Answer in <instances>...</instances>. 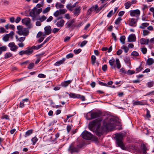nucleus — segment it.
Returning a JSON list of instances; mask_svg holds the SVG:
<instances>
[{"label": "nucleus", "mask_w": 154, "mask_h": 154, "mask_svg": "<svg viewBox=\"0 0 154 154\" xmlns=\"http://www.w3.org/2000/svg\"><path fill=\"white\" fill-rule=\"evenodd\" d=\"M116 121V120L115 118H108L104 121L103 126L106 130H111L115 126Z\"/></svg>", "instance_id": "nucleus-3"}, {"label": "nucleus", "mask_w": 154, "mask_h": 154, "mask_svg": "<svg viewBox=\"0 0 154 154\" xmlns=\"http://www.w3.org/2000/svg\"><path fill=\"white\" fill-rule=\"evenodd\" d=\"M81 51L82 50L80 48L77 50L75 49L74 50V52L75 54H77L80 53L81 52Z\"/></svg>", "instance_id": "nucleus-51"}, {"label": "nucleus", "mask_w": 154, "mask_h": 154, "mask_svg": "<svg viewBox=\"0 0 154 154\" xmlns=\"http://www.w3.org/2000/svg\"><path fill=\"white\" fill-rule=\"evenodd\" d=\"M17 33L20 35L27 36L29 34V31L27 28H23L22 26L19 25L17 26Z\"/></svg>", "instance_id": "nucleus-4"}, {"label": "nucleus", "mask_w": 154, "mask_h": 154, "mask_svg": "<svg viewBox=\"0 0 154 154\" xmlns=\"http://www.w3.org/2000/svg\"><path fill=\"white\" fill-rule=\"evenodd\" d=\"M1 119H8V120H10L9 118V116L7 115H4L2 117Z\"/></svg>", "instance_id": "nucleus-56"}, {"label": "nucleus", "mask_w": 154, "mask_h": 154, "mask_svg": "<svg viewBox=\"0 0 154 154\" xmlns=\"http://www.w3.org/2000/svg\"><path fill=\"white\" fill-rule=\"evenodd\" d=\"M147 85L148 87H151L153 85V82H149L147 83Z\"/></svg>", "instance_id": "nucleus-53"}, {"label": "nucleus", "mask_w": 154, "mask_h": 154, "mask_svg": "<svg viewBox=\"0 0 154 154\" xmlns=\"http://www.w3.org/2000/svg\"><path fill=\"white\" fill-rule=\"evenodd\" d=\"M14 33V32L11 31L9 34H7V35H8L9 37H10L11 39H12Z\"/></svg>", "instance_id": "nucleus-44"}, {"label": "nucleus", "mask_w": 154, "mask_h": 154, "mask_svg": "<svg viewBox=\"0 0 154 154\" xmlns=\"http://www.w3.org/2000/svg\"><path fill=\"white\" fill-rule=\"evenodd\" d=\"M145 104L144 102L141 101H136L133 103V105H143Z\"/></svg>", "instance_id": "nucleus-31"}, {"label": "nucleus", "mask_w": 154, "mask_h": 154, "mask_svg": "<svg viewBox=\"0 0 154 154\" xmlns=\"http://www.w3.org/2000/svg\"><path fill=\"white\" fill-rule=\"evenodd\" d=\"M114 14V13H113V11L111 10L108 13L107 15V17L108 18H110L111 17L112 15L113 14Z\"/></svg>", "instance_id": "nucleus-47"}, {"label": "nucleus", "mask_w": 154, "mask_h": 154, "mask_svg": "<svg viewBox=\"0 0 154 154\" xmlns=\"http://www.w3.org/2000/svg\"><path fill=\"white\" fill-rule=\"evenodd\" d=\"M8 46L10 48V50L12 51H15L18 49V47L15 45L14 42L10 43Z\"/></svg>", "instance_id": "nucleus-8"}, {"label": "nucleus", "mask_w": 154, "mask_h": 154, "mask_svg": "<svg viewBox=\"0 0 154 154\" xmlns=\"http://www.w3.org/2000/svg\"><path fill=\"white\" fill-rule=\"evenodd\" d=\"M82 136L83 138L87 140H90L93 136L90 133L86 131H85L82 132Z\"/></svg>", "instance_id": "nucleus-7"}, {"label": "nucleus", "mask_w": 154, "mask_h": 154, "mask_svg": "<svg viewBox=\"0 0 154 154\" xmlns=\"http://www.w3.org/2000/svg\"><path fill=\"white\" fill-rule=\"evenodd\" d=\"M75 20L72 19L68 21L65 24L66 28L67 29H70L72 26L73 23L75 22Z\"/></svg>", "instance_id": "nucleus-12"}, {"label": "nucleus", "mask_w": 154, "mask_h": 154, "mask_svg": "<svg viewBox=\"0 0 154 154\" xmlns=\"http://www.w3.org/2000/svg\"><path fill=\"white\" fill-rule=\"evenodd\" d=\"M115 61L114 58H112L109 61V63L112 69H114L116 67V66L114 65Z\"/></svg>", "instance_id": "nucleus-17"}, {"label": "nucleus", "mask_w": 154, "mask_h": 154, "mask_svg": "<svg viewBox=\"0 0 154 154\" xmlns=\"http://www.w3.org/2000/svg\"><path fill=\"white\" fill-rule=\"evenodd\" d=\"M66 10L65 9H60V13L61 14H65L66 12Z\"/></svg>", "instance_id": "nucleus-55"}, {"label": "nucleus", "mask_w": 154, "mask_h": 154, "mask_svg": "<svg viewBox=\"0 0 154 154\" xmlns=\"http://www.w3.org/2000/svg\"><path fill=\"white\" fill-rule=\"evenodd\" d=\"M65 23L64 20L63 19H60L57 21L56 25L58 27H61L63 26Z\"/></svg>", "instance_id": "nucleus-14"}, {"label": "nucleus", "mask_w": 154, "mask_h": 154, "mask_svg": "<svg viewBox=\"0 0 154 154\" xmlns=\"http://www.w3.org/2000/svg\"><path fill=\"white\" fill-rule=\"evenodd\" d=\"M106 4H104L103 5H101L100 7H99V8L98 7L97 9V13L100 10H101L104 7H106Z\"/></svg>", "instance_id": "nucleus-41"}, {"label": "nucleus", "mask_w": 154, "mask_h": 154, "mask_svg": "<svg viewBox=\"0 0 154 154\" xmlns=\"http://www.w3.org/2000/svg\"><path fill=\"white\" fill-rule=\"evenodd\" d=\"M98 84L99 85H102V86H108L107 85L106 83H104L103 82H100V81H99V82Z\"/></svg>", "instance_id": "nucleus-59"}, {"label": "nucleus", "mask_w": 154, "mask_h": 154, "mask_svg": "<svg viewBox=\"0 0 154 154\" xmlns=\"http://www.w3.org/2000/svg\"><path fill=\"white\" fill-rule=\"evenodd\" d=\"M149 32L147 30L144 29L143 30V35L144 36H145L149 35Z\"/></svg>", "instance_id": "nucleus-36"}, {"label": "nucleus", "mask_w": 154, "mask_h": 154, "mask_svg": "<svg viewBox=\"0 0 154 154\" xmlns=\"http://www.w3.org/2000/svg\"><path fill=\"white\" fill-rule=\"evenodd\" d=\"M50 10V7H47L44 9L42 11L43 14H45L48 12Z\"/></svg>", "instance_id": "nucleus-39"}, {"label": "nucleus", "mask_w": 154, "mask_h": 154, "mask_svg": "<svg viewBox=\"0 0 154 154\" xmlns=\"http://www.w3.org/2000/svg\"><path fill=\"white\" fill-rule=\"evenodd\" d=\"M60 13L59 11H57L54 13V15L55 17H57L59 15Z\"/></svg>", "instance_id": "nucleus-61"}, {"label": "nucleus", "mask_w": 154, "mask_h": 154, "mask_svg": "<svg viewBox=\"0 0 154 154\" xmlns=\"http://www.w3.org/2000/svg\"><path fill=\"white\" fill-rule=\"evenodd\" d=\"M32 130H28L25 133V137L29 136L32 133Z\"/></svg>", "instance_id": "nucleus-32"}, {"label": "nucleus", "mask_w": 154, "mask_h": 154, "mask_svg": "<svg viewBox=\"0 0 154 154\" xmlns=\"http://www.w3.org/2000/svg\"><path fill=\"white\" fill-rule=\"evenodd\" d=\"M147 63L148 65H151L154 63V61L152 59L149 58L147 60Z\"/></svg>", "instance_id": "nucleus-25"}, {"label": "nucleus", "mask_w": 154, "mask_h": 154, "mask_svg": "<svg viewBox=\"0 0 154 154\" xmlns=\"http://www.w3.org/2000/svg\"><path fill=\"white\" fill-rule=\"evenodd\" d=\"M55 6L58 9L59 8H63L64 5L60 3L57 2L55 5Z\"/></svg>", "instance_id": "nucleus-30"}, {"label": "nucleus", "mask_w": 154, "mask_h": 154, "mask_svg": "<svg viewBox=\"0 0 154 154\" xmlns=\"http://www.w3.org/2000/svg\"><path fill=\"white\" fill-rule=\"evenodd\" d=\"M44 29L45 35H48L51 33V27L50 26H49L45 27Z\"/></svg>", "instance_id": "nucleus-15"}, {"label": "nucleus", "mask_w": 154, "mask_h": 154, "mask_svg": "<svg viewBox=\"0 0 154 154\" xmlns=\"http://www.w3.org/2000/svg\"><path fill=\"white\" fill-rule=\"evenodd\" d=\"M137 20L134 18H132L129 23V25L132 26H136Z\"/></svg>", "instance_id": "nucleus-16"}, {"label": "nucleus", "mask_w": 154, "mask_h": 154, "mask_svg": "<svg viewBox=\"0 0 154 154\" xmlns=\"http://www.w3.org/2000/svg\"><path fill=\"white\" fill-rule=\"evenodd\" d=\"M65 58H64L62 60H60L57 61L55 63V65L56 66H59L61 64L63 63L64 61H65Z\"/></svg>", "instance_id": "nucleus-26"}, {"label": "nucleus", "mask_w": 154, "mask_h": 154, "mask_svg": "<svg viewBox=\"0 0 154 154\" xmlns=\"http://www.w3.org/2000/svg\"><path fill=\"white\" fill-rule=\"evenodd\" d=\"M154 95V91L148 93L146 94L145 95V96H148L149 95Z\"/></svg>", "instance_id": "nucleus-64"}, {"label": "nucleus", "mask_w": 154, "mask_h": 154, "mask_svg": "<svg viewBox=\"0 0 154 154\" xmlns=\"http://www.w3.org/2000/svg\"><path fill=\"white\" fill-rule=\"evenodd\" d=\"M7 50V47L6 46H3L0 47V55L1 54L2 52L6 51Z\"/></svg>", "instance_id": "nucleus-24"}, {"label": "nucleus", "mask_w": 154, "mask_h": 154, "mask_svg": "<svg viewBox=\"0 0 154 154\" xmlns=\"http://www.w3.org/2000/svg\"><path fill=\"white\" fill-rule=\"evenodd\" d=\"M98 8V5H96L95 6H92L91 8H90L91 10L93 11H96V12L97 13V10Z\"/></svg>", "instance_id": "nucleus-37"}, {"label": "nucleus", "mask_w": 154, "mask_h": 154, "mask_svg": "<svg viewBox=\"0 0 154 154\" xmlns=\"http://www.w3.org/2000/svg\"><path fill=\"white\" fill-rule=\"evenodd\" d=\"M141 51L143 54H145L146 53L147 49L146 48L143 47L141 48Z\"/></svg>", "instance_id": "nucleus-49"}, {"label": "nucleus", "mask_w": 154, "mask_h": 154, "mask_svg": "<svg viewBox=\"0 0 154 154\" xmlns=\"http://www.w3.org/2000/svg\"><path fill=\"white\" fill-rule=\"evenodd\" d=\"M25 39V37H22L18 39L17 40L20 42H22L24 41Z\"/></svg>", "instance_id": "nucleus-54"}, {"label": "nucleus", "mask_w": 154, "mask_h": 154, "mask_svg": "<svg viewBox=\"0 0 154 154\" xmlns=\"http://www.w3.org/2000/svg\"><path fill=\"white\" fill-rule=\"evenodd\" d=\"M140 43L141 44H146V39L144 38H142L140 40Z\"/></svg>", "instance_id": "nucleus-43"}, {"label": "nucleus", "mask_w": 154, "mask_h": 154, "mask_svg": "<svg viewBox=\"0 0 154 154\" xmlns=\"http://www.w3.org/2000/svg\"><path fill=\"white\" fill-rule=\"evenodd\" d=\"M5 31V29L3 27H0V33H3Z\"/></svg>", "instance_id": "nucleus-63"}, {"label": "nucleus", "mask_w": 154, "mask_h": 154, "mask_svg": "<svg viewBox=\"0 0 154 154\" xmlns=\"http://www.w3.org/2000/svg\"><path fill=\"white\" fill-rule=\"evenodd\" d=\"M38 140V139L36 137H34L32 139V141L33 143V144L34 145Z\"/></svg>", "instance_id": "nucleus-48"}, {"label": "nucleus", "mask_w": 154, "mask_h": 154, "mask_svg": "<svg viewBox=\"0 0 154 154\" xmlns=\"http://www.w3.org/2000/svg\"><path fill=\"white\" fill-rule=\"evenodd\" d=\"M100 113L98 112H92L91 113V118L88 119H94L99 117L100 116Z\"/></svg>", "instance_id": "nucleus-11"}, {"label": "nucleus", "mask_w": 154, "mask_h": 154, "mask_svg": "<svg viewBox=\"0 0 154 154\" xmlns=\"http://www.w3.org/2000/svg\"><path fill=\"white\" fill-rule=\"evenodd\" d=\"M82 147V146L81 144H79L76 146H74L73 144L70 145L68 149V150L72 154L73 152H79L80 149Z\"/></svg>", "instance_id": "nucleus-6"}, {"label": "nucleus", "mask_w": 154, "mask_h": 154, "mask_svg": "<svg viewBox=\"0 0 154 154\" xmlns=\"http://www.w3.org/2000/svg\"><path fill=\"white\" fill-rule=\"evenodd\" d=\"M33 51L32 48H29L28 49L25 50L26 54L29 55L31 54L33 52Z\"/></svg>", "instance_id": "nucleus-27"}, {"label": "nucleus", "mask_w": 154, "mask_h": 154, "mask_svg": "<svg viewBox=\"0 0 154 154\" xmlns=\"http://www.w3.org/2000/svg\"><path fill=\"white\" fill-rule=\"evenodd\" d=\"M34 65V63H32L29 65L27 68L29 69H31L33 68Z\"/></svg>", "instance_id": "nucleus-42"}, {"label": "nucleus", "mask_w": 154, "mask_h": 154, "mask_svg": "<svg viewBox=\"0 0 154 154\" xmlns=\"http://www.w3.org/2000/svg\"><path fill=\"white\" fill-rule=\"evenodd\" d=\"M12 55V54L10 53H7L5 55V59L9 58L11 57Z\"/></svg>", "instance_id": "nucleus-38"}, {"label": "nucleus", "mask_w": 154, "mask_h": 154, "mask_svg": "<svg viewBox=\"0 0 154 154\" xmlns=\"http://www.w3.org/2000/svg\"><path fill=\"white\" fill-rule=\"evenodd\" d=\"M22 23L28 26V27L29 26V24L30 23V19L28 18H26L23 19L22 20Z\"/></svg>", "instance_id": "nucleus-10"}, {"label": "nucleus", "mask_w": 154, "mask_h": 154, "mask_svg": "<svg viewBox=\"0 0 154 154\" xmlns=\"http://www.w3.org/2000/svg\"><path fill=\"white\" fill-rule=\"evenodd\" d=\"M122 48L124 50L125 52L126 53H127L128 51V48L126 46L123 45L122 47Z\"/></svg>", "instance_id": "nucleus-50"}, {"label": "nucleus", "mask_w": 154, "mask_h": 154, "mask_svg": "<svg viewBox=\"0 0 154 154\" xmlns=\"http://www.w3.org/2000/svg\"><path fill=\"white\" fill-rule=\"evenodd\" d=\"M69 95L71 98H78L79 96H80V94L70 93L69 94Z\"/></svg>", "instance_id": "nucleus-21"}, {"label": "nucleus", "mask_w": 154, "mask_h": 154, "mask_svg": "<svg viewBox=\"0 0 154 154\" xmlns=\"http://www.w3.org/2000/svg\"><path fill=\"white\" fill-rule=\"evenodd\" d=\"M141 149L143 152V154H145L146 153V151L147 149L145 145L144 144L141 145Z\"/></svg>", "instance_id": "nucleus-23"}, {"label": "nucleus", "mask_w": 154, "mask_h": 154, "mask_svg": "<svg viewBox=\"0 0 154 154\" xmlns=\"http://www.w3.org/2000/svg\"><path fill=\"white\" fill-rule=\"evenodd\" d=\"M9 37L8 36V35L6 34L5 35L3 38V40L5 42L8 41L9 40Z\"/></svg>", "instance_id": "nucleus-34"}, {"label": "nucleus", "mask_w": 154, "mask_h": 154, "mask_svg": "<svg viewBox=\"0 0 154 154\" xmlns=\"http://www.w3.org/2000/svg\"><path fill=\"white\" fill-rule=\"evenodd\" d=\"M88 42L86 41H84L82 42L80 45V46L81 47H83Z\"/></svg>", "instance_id": "nucleus-52"}, {"label": "nucleus", "mask_w": 154, "mask_h": 154, "mask_svg": "<svg viewBox=\"0 0 154 154\" xmlns=\"http://www.w3.org/2000/svg\"><path fill=\"white\" fill-rule=\"evenodd\" d=\"M124 136V134L117 133L115 134L114 138L116 140V143L117 146L119 147L123 150H126L127 148L125 146L123 142V139Z\"/></svg>", "instance_id": "nucleus-2"}, {"label": "nucleus", "mask_w": 154, "mask_h": 154, "mask_svg": "<svg viewBox=\"0 0 154 154\" xmlns=\"http://www.w3.org/2000/svg\"><path fill=\"white\" fill-rule=\"evenodd\" d=\"M73 56V54L72 53H70L67 54L66 56V58L67 59H69L70 58H72Z\"/></svg>", "instance_id": "nucleus-62"}, {"label": "nucleus", "mask_w": 154, "mask_h": 154, "mask_svg": "<svg viewBox=\"0 0 154 154\" xmlns=\"http://www.w3.org/2000/svg\"><path fill=\"white\" fill-rule=\"evenodd\" d=\"M116 67L118 69H119L121 67V65L120 63L119 60L118 59H116Z\"/></svg>", "instance_id": "nucleus-28"}, {"label": "nucleus", "mask_w": 154, "mask_h": 154, "mask_svg": "<svg viewBox=\"0 0 154 154\" xmlns=\"http://www.w3.org/2000/svg\"><path fill=\"white\" fill-rule=\"evenodd\" d=\"M102 69L104 72H105L107 69V66L105 64L102 67Z\"/></svg>", "instance_id": "nucleus-60"}, {"label": "nucleus", "mask_w": 154, "mask_h": 154, "mask_svg": "<svg viewBox=\"0 0 154 154\" xmlns=\"http://www.w3.org/2000/svg\"><path fill=\"white\" fill-rule=\"evenodd\" d=\"M42 10V8L37 9L36 7H35L29 13L30 16L32 17V20H35L37 15L41 13Z\"/></svg>", "instance_id": "nucleus-5"}, {"label": "nucleus", "mask_w": 154, "mask_h": 154, "mask_svg": "<svg viewBox=\"0 0 154 154\" xmlns=\"http://www.w3.org/2000/svg\"><path fill=\"white\" fill-rule=\"evenodd\" d=\"M47 19V17L44 16H42L41 17L39 18V19L37 20H39L41 22H42Z\"/></svg>", "instance_id": "nucleus-40"}, {"label": "nucleus", "mask_w": 154, "mask_h": 154, "mask_svg": "<svg viewBox=\"0 0 154 154\" xmlns=\"http://www.w3.org/2000/svg\"><path fill=\"white\" fill-rule=\"evenodd\" d=\"M130 12V15L133 17L139 16L140 14V11L138 9L131 10Z\"/></svg>", "instance_id": "nucleus-9"}, {"label": "nucleus", "mask_w": 154, "mask_h": 154, "mask_svg": "<svg viewBox=\"0 0 154 154\" xmlns=\"http://www.w3.org/2000/svg\"><path fill=\"white\" fill-rule=\"evenodd\" d=\"M149 25V23H142L141 25L139 26V28L141 29H144L145 27L148 26Z\"/></svg>", "instance_id": "nucleus-22"}, {"label": "nucleus", "mask_w": 154, "mask_h": 154, "mask_svg": "<svg viewBox=\"0 0 154 154\" xmlns=\"http://www.w3.org/2000/svg\"><path fill=\"white\" fill-rule=\"evenodd\" d=\"M125 37L124 35H122L121 36L120 38V41L123 44L125 43Z\"/></svg>", "instance_id": "nucleus-33"}, {"label": "nucleus", "mask_w": 154, "mask_h": 154, "mask_svg": "<svg viewBox=\"0 0 154 154\" xmlns=\"http://www.w3.org/2000/svg\"><path fill=\"white\" fill-rule=\"evenodd\" d=\"M122 18L121 17H118L115 21V24H118L120 22Z\"/></svg>", "instance_id": "nucleus-46"}, {"label": "nucleus", "mask_w": 154, "mask_h": 154, "mask_svg": "<svg viewBox=\"0 0 154 154\" xmlns=\"http://www.w3.org/2000/svg\"><path fill=\"white\" fill-rule=\"evenodd\" d=\"M131 2L128 1L126 2L125 4V8L126 9H128L131 6Z\"/></svg>", "instance_id": "nucleus-29"}, {"label": "nucleus", "mask_w": 154, "mask_h": 154, "mask_svg": "<svg viewBox=\"0 0 154 154\" xmlns=\"http://www.w3.org/2000/svg\"><path fill=\"white\" fill-rule=\"evenodd\" d=\"M135 73V71L133 70H129L127 72V74L128 75H132Z\"/></svg>", "instance_id": "nucleus-58"}, {"label": "nucleus", "mask_w": 154, "mask_h": 154, "mask_svg": "<svg viewBox=\"0 0 154 154\" xmlns=\"http://www.w3.org/2000/svg\"><path fill=\"white\" fill-rule=\"evenodd\" d=\"M71 82V80H68L64 82L61 83V86L63 87H66L68 86L69 84H70Z\"/></svg>", "instance_id": "nucleus-20"}, {"label": "nucleus", "mask_w": 154, "mask_h": 154, "mask_svg": "<svg viewBox=\"0 0 154 154\" xmlns=\"http://www.w3.org/2000/svg\"><path fill=\"white\" fill-rule=\"evenodd\" d=\"M24 102L22 100L20 103L19 107L20 108H23L24 106Z\"/></svg>", "instance_id": "nucleus-57"}, {"label": "nucleus", "mask_w": 154, "mask_h": 154, "mask_svg": "<svg viewBox=\"0 0 154 154\" xmlns=\"http://www.w3.org/2000/svg\"><path fill=\"white\" fill-rule=\"evenodd\" d=\"M136 37L134 35L132 34L130 35L128 38V41L129 42H134L135 41Z\"/></svg>", "instance_id": "nucleus-18"}, {"label": "nucleus", "mask_w": 154, "mask_h": 154, "mask_svg": "<svg viewBox=\"0 0 154 154\" xmlns=\"http://www.w3.org/2000/svg\"><path fill=\"white\" fill-rule=\"evenodd\" d=\"M101 121V118H98L92 121L89 124V128L90 130H92L94 127L97 128L95 131L96 134L99 136L102 135L103 133V131L100 128Z\"/></svg>", "instance_id": "nucleus-1"}, {"label": "nucleus", "mask_w": 154, "mask_h": 154, "mask_svg": "<svg viewBox=\"0 0 154 154\" xmlns=\"http://www.w3.org/2000/svg\"><path fill=\"white\" fill-rule=\"evenodd\" d=\"M131 55L134 56H139V54L137 52L134 51L131 53Z\"/></svg>", "instance_id": "nucleus-45"}, {"label": "nucleus", "mask_w": 154, "mask_h": 154, "mask_svg": "<svg viewBox=\"0 0 154 154\" xmlns=\"http://www.w3.org/2000/svg\"><path fill=\"white\" fill-rule=\"evenodd\" d=\"M76 5V4L75 3L72 5H71V4H68L66 5V7L68 9L72 11V8L75 7Z\"/></svg>", "instance_id": "nucleus-19"}, {"label": "nucleus", "mask_w": 154, "mask_h": 154, "mask_svg": "<svg viewBox=\"0 0 154 154\" xmlns=\"http://www.w3.org/2000/svg\"><path fill=\"white\" fill-rule=\"evenodd\" d=\"M96 60V57L94 55H92L91 56V63L93 65H94L95 63V61Z\"/></svg>", "instance_id": "nucleus-35"}, {"label": "nucleus", "mask_w": 154, "mask_h": 154, "mask_svg": "<svg viewBox=\"0 0 154 154\" xmlns=\"http://www.w3.org/2000/svg\"><path fill=\"white\" fill-rule=\"evenodd\" d=\"M81 8L80 6L76 7L73 12L74 15L75 16H78L80 12Z\"/></svg>", "instance_id": "nucleus-13"}]
</instances>
